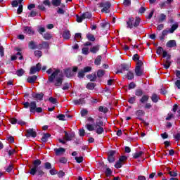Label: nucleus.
Instances as JSON below:
<instances>
[{
    "instance_id": "obj_1",
    "label": "nucleus",
    "mask_w": 180,
    "mask_h": 180,
    "mask_svg": "<svg viewBox=\"0 0 180 180\" xmlns=\"http://www.w3.org/2000/svg\"><path fill=\"white\" fill-rule=\"evenodd\" d=\"M140 22H141L140 17H136V18L131 17L127 21V27L128 29L137 27L138 26H140Z\"/></svg>"
},
{
    "instance_id": "obj_2",
    "label": "nucleus",
    "mask_w": 180,
    "mask_h": 180,
    "mask_svg": "<svg viewBox=\"0 0 180 180\" xmlns=\"http://www.w3.org/2000/svg\"><path fill=\"white\" fill-rule=\"evenodd\" d=\"M46 73L49 75L51 74L50 76H49L48 81L49 82H54L56 77H57V75L60 74V70L57 69L55 70L54 72H53V69L50 68L46 71Z\"/></svg>"
},
{
    "instance_id": "obj_3",
    "label": "nucleus",
    "mask_w": 180,
    "mask_h": 180,
    "mask_svg": "<svg viewBox=\"0 0 180 180\" xmlns=\"http://www.w3.org/2000/svg\"><path fill=\"white\" fill-rule=\"evenodd\" d=\"M41 165V160L37 159L34 160L33 167L30 169V174L31 175H36V172H37V169H40V165Z\"/></svg>"
},
{
    "instance_id": "obj_4",
    "label": "nucleus",
    "mask_w": 180,
    "mask_h": 180,
    "mask_svg": "<svg viewBox=\"0 0 180 180\" xmlns=\"http://www.w3.org/2000/svg\"><path fill=\"white\" fill-rule=\"evenodd\" d=\"M99 8H103L101 12H105V13H109V8H110V2L106 1L105 3H100Z\"/></svg>"
},
{
    "instance_id": "obj_5",
    "label": "nucleus",
    "mask_w": 180,
    "mask_h": 180,
    "mask_svg": "<svg viewBox=\"0 0 180 180\" xmlns=\"http://www.w3.org/2000/svg\"><path fill=\"white\" fill-rule=\"evenodd\" d=\"M40 70H41V64L39 63L36 65V66L31 67L30 74H35L37 72H39Z\"/></svg>"
},
{
    "instance_id": "obj_6",
    "label": "nucleus",
    "mask_w": 180,
    "mask_h": 180,
    "mask_svg": "<svg viewBox=\"0 0 180 180\" xmlns=\"http://www.w3.org/2000/svg\"><path fill=\"white\" fill-rule=\"evenodd\" d=\"M129 68H130V65L127 64H122L121 65V69L118 70L115 74H122L123 71H129Z\"/></svg>"
},
{
    "instance_id": "obj_7",
    "label": "nucleus",
    "mask_w": 180,
    "mask_h": 180,
    "mask_svg": "<svg viewBox=\"0 0 180 180\" xmlns=\"http://www.w3.org/2000/svg\"><path fill=\"white\" fill-rule=\"evenodd\" d=\"M26 136L27 137H36L37 136V133H36V131H34V129H29L26 130Z\"/></svg>"
},
{
    "instance_id": "obj_8",
    "label": "nucleus",
    "mask_w": 180,
    "mask_h": 180,
    "mask_svg": "<svg viewBox=\"0 0 180 180\" xmlns=\"http://www.w3.org/2000/svg\"><path fill=\"white\" fill-rule=\"evenodd\" d=\"M53 151L56 155H57L58 157H60L63 155L64 153H65V148H54Z\"/></svg>"
},
{
    "instance_id": "obj_9",
    "label": "nucleus",
    "mask_w": 180,
    "mask_h": 180,
    "mask_svg": "<svg viewBox=\"0 0 180 180\" xmlns=\"http://www.w3.org/2000/svg\"><path fill=\"white\" fill-rule=\"evenodd\" d=\"M115 154H116L115 150H110L108 152V160L109 162H115Z\"/></svg>"
},
{
    "instance_id": "obj_10",
    "label": "nucleus",
    "mask_w": 180,
    "mask_h": 180,
    "mask_svg": "<svg viewBox=\"0 0 180 180\" xmlns=\"http://www.w3.org/2000/svg\"><path fill=\"white\" fill-rule=\"evenodd\" d=\"M135 115L136 116H137V119L141 120V122H144V120L141 118L142 116H144V115H146V112H144V110H139L135 112Z\"/></svg>"
},
{
    "instance_id": "obj_11",
    "label": "nucleus",
    "mask_w": 180,
    "mask_h": 180,
    "mask_svg": "<svg viewBox=\"0 0 180 180\" xmlns=\"http://www.w3.org/2000/svg\"><path fill=\"white\" fill-rule=\"evenodd\" d=\"M164 67L166 70H168L171 67V55H168L167 58L165 60Z\"/></svg>"
},
{
    "instance_id": "obj_12",
    "label": "nucleus",
    "mask_w": 180,
    "mask_h": 180,
    "mask_svg": "<svg viewBox=\"0 0 180 180\" xmlns=\"http://www.w3.org/2000/svg\"><path fill=\"white\" fill-rule=\"evenodd\" d=\"M24 33H27V34H34V30L32 27L25 26L24 27Z\"/></svg>"
},
{
    "instance_id": "obj_13",
    "label": "nucleus",
    "mask_w": 180,
    "mask_h": 180,
    "mask_svg": "<svg viewBox=\"0 0 180 180\" xmlns=\"http://www.w3.org/2000/svg\"><path fill=\"white\" fill-rule=\"evenodd\" d=\"M36 108H37V105L36 104L35 101H32L30 103V111L31 113H34L36 112Z\"/></svg>"
},
{
    "instance_id": "obj_14",
    "label": "nucleus",
    "mask_w": 180,
    "mask_h": 180,
    "mask_svg": "<svg viewBox=\"0 0 180 180\" xmlns=\"http://www.w3.org/2000/svg\"><path fill=\"white\" fill-rule=\"evenodd\" d=\"M43 49H49V43L46 41H43L41 44H39L38 45V49L39 50H43Z\"/></svg>"
},
{
    "instance_id": "obj_15",
    "label": "nucleus",
    "mask_w": 180,
    "mask_h": 180,
    "mask_svg": "<svg viewBox=\"0 0 180 180\" xmlns=\"http://www.w3.org/2000/svg\"><path fill=\"white\" fill-rule=\"evenodd\" d=\"M27 81L29 82V84H34L36 81H37V76H30L27 77Z\"/></svg>"
},
{
    "instance_id": "obj_16",
    "label": "nucleus",
    "mask_w": 180,
    "mask_h": 180,
    "mask_svg": "<svg viewBox=\"0 0 180 180\" xmlns=\"http://www.w3.org/2000/svg\"><path fill=\"white\" fill-rule=\"evenodd\" d=\"M38 46L34 41H31L28 44V47L30 49V50H36V49H38Z\"/></svg>"
},
{
    "instance_id": "obj_17",
    "label": "nucleus",
    "mask_w": 180,
    "mask_h": 180,
    "mask_svg": "<svg viewBox=\"0 0 180 180\" xmlns=\"http://www.w3.org/2000/svg\"><path fill=\"white\" fill-rule=\"evenodd\" d=\"M86 78H88V79H90V81L91 82H95V81H96L98 77L96 76V74H91V75H86Z\"/></svg>"
},
{
    "instance_id": "obj_18",
    "label": "nucleus",
    "mask_w": 180,
    "mask_h": 180,
    "mask_svg": "<svg viewBox=\"0 0 180 180\" xmlns=\"http://www.w3.org/2000/svg\"><path fill=\"white\" fill-rule=\"evenodd\" d=\"M18 56H20V57L18 58L19 60H23V56H22V53L20 52H18L16 55H13L11 56V61H15V60H17Z\"/></svg>"
},
{
    "instance_id": "obj_19",
    "label": "nucleus",
    "mask_w": 180,
    "mask_h": 180,
    "mask_svg": "<svg viewBox=\"0 0 180 180\" xmlns=\"http://www.w3.org/2000/svg\"><path fill=\"white\" fill-rule=\"evenodd\" d=\"M65 74L68 78H71V77H73L74 75V73L72 72V70H71L70 68L66 69L65 70Z\"/></svg>"
},
{
    "instance_id": "obj_20",
    "label": "nucleus",
    "mask_w": 180,
    "mask_h": 180,
    "mask_svg": "<svg viewBox=\"0 0 180 180\" xmlns=\"http://www.w3.org/2000/svg\"><path fill=\"white\" fill-rule=\"evenodd\" d=\"M63 84V77H57L55 82V86H61Z\"/></svg>"
},
{
    "instance_id": "obj_21",
    "label": "nucleus",
    "mask_w": 180,
    "mask_h": 180,
    "mask_svg": "<svg viewBox=\"0 0 180 180\" xmlns=\"http://www.w3.org/2000/svg\"><path fill=\"white\" fill-rule=\"evenodd\" d=\"M50 137H51L50 134H44L41 138V141H43V143H47V141Z\"/></svg>"
},
{
    "instance_id": "obj_22",
    "label": "nucleus",
    "mask_w": 180,
    "mask_h": 180,
    "mask_svg": "<svg viewBox=\"0 0 180 180\" xmlns=\"http://www.w3.org/2000/svg\"><path fill=\"white\" fill-rule=\"evenodd\" d=\"M135 74L136 77H141L143 75V70H141V68H136Z\"/></svg>"
},
{
    "instance_id": "obj_23",
    "label": "nucleus",
    "mask_w": 180,
    "mask_h": 180,
    "mask_svg": "<svg viewBox=\"0 0 180 180\" xmlns=\"http://www.w3.org/2000/svg\"><path fill=\"white\" fill-rule=\"evenodd\" d=\"M98 51H99V45H96L90 49V52L92 53L93 54H96Z\"/></svg>"
},
{
    "instance_id": "obj_24",
    "label": "nucleus",
    "mask_w": 180,
    "mask_h": 180,
    "mask_svg": "<svg viewBox=\"0 0 180 180\" xmlns=\"http://www.w3.org/2000/svg\"><path fill=\"white\" fill-rule=\"evenodd\" d=\"M151 101L154 103H157V102H158V101H160V97L156 94H153L151 96Z\"/></svg>"
},
{
    "instance_id": "obj_25",
    "label": "nucleus",
    "mask_w": 180,
    "mask_h": 180,
    "mask_svg": "<svg viewBox=\"0 0 180 180\" xmlns=\"http://www.w3.org/2000/svg\"><path fill=\"white\" fill-rule=\"evenodd\" d=\"M74 105H84L85 103V99L84 98H80L79 100H75L73 101Z\"/></svg>"
},
{
    "instance_id": "obj_26",
    "label": "nucleus",
    "mask_w": 180,
    "mask_h": 180,
    "mask_svg": "<svg viewBox=\"0 0 180 180\" xmlns=\"http://www.w3.org/2000/svg\"><path fill=\"white\" fill-rule=\"evenodd\" d=\"M63 39H68L71 37V34L70 33L69 30H65L63 34Z\"/></svg>"
},
{
    "instance_id": "obj_27",
    "label": "nucleus",
    "mask_w": 180,
    "mask_h": 180,
    "mask_svg": "<svg viewBox=\"0 0 180 180\" xmlns=\"http://www.w3.org/2000/svg\"><path fill=\"white\" fill-rule=\"evenodd\" d=\"M176 46V42L175 40H170L167 43V47H175Z\"/></svg>"
},
{
    "instance_id": "obj_28",
    "label": "nucleus",
    "mask_w": 180,
    "mask_h": 180,
    "mask_svg": "<svg viewBox=\"0 0 180 180\" xmlns=\"http://www.w3.org/2000/svg\"><path fill=\"white\" fill-rule=\"evenodd\" d=\"M169 33V30L168 31L167 30H164L162 32V34L160 37V40H164L165 39V36H167Z\"/></svg>"
},
{
    "instance_id": "obj_29",
    "label": "nucleus",
    "mask_w": 180,
    "mask_h": 180,
    "mask_svg": "<svg viewBox=\"0 0 180 180\" xmlns=\"http://www.w3.org/2000/svg\"><path fill=\"white\" fill-rule=\"evenodd\" d=\"M101 61H102V56H98L97 58L95 59L94 64L96 65H101Z\"/></svg>"
},
{
    "instance_id": "obj_30",
    "label": "nucleus",
    "mask_w": 180,
    "mask_h": 180,
    "mask_svg": "<svg viewBox=\"0 0 180 180\" xmlns=\"http://www.w3.org/2000/svg\"><path fill=\"white\" fill-rule=\"evenodd\" d=\"M143 154H144V152L143 151L136 152L134 154L133 158H134L135 160H137V158H140V157H141Z\"/></svg>"
},
{
    "instance_id": "obj_31",
    "label": "nucleus",
    "mask_w": 180,
    "mask_h": 180,
    "mask_svg": "<svg viewBox=\"0 0 180 180\" xmlns=\"http://www.w3.org/2000/svg\"><path fill=\"white\" fill-rule=\"evenodd\" d=\"M148 99H150V96L148 95H144L142 96V98L140 99V102L141 103H144L145 102H148Z\"/></svg>"
},
{
    "instance_id": "obj_32",
    "label": "nucleus",
    "mask_w": 180,
    "mask_h": 180,
    "mask_svg": "<svg viewBox=\"0 0 180 180\" xmlns=\"http://www.w3.org/2000/svg\"><path fill=\"white\" fill-rule=\"evenodd\" d=\"M65 133V140H67V141H71V140H72V136L70 134H68V132H67L66 131H64Z\"/></svg>"
},
{
    "instance_id": "obj_33",
    "label": "nucleus",
    "mask_w": 180,
    "mask_h": 180,
    "mask_svg": "<svg viewBox=\"0 0 180 180\" xmlns=\"http://www.w3.org/2000/svg\"><path fill=\"white\" fill-rule=\"evenodd\" d=\"M178 29V23L174 24L172 25L171 29L169 30V33H173Z\"/></svg>"
},
{
    "instance_id": "obj_34",
    "label": "nucleus",
    "mask_w": 180,
    "mask_h": 180,
    "mask_svg": "<svg viewBox=\"0 0 180 180\" xmlns=\"http://www.w3.org/2000/svg\"><path fill=\"white\" fill-rule=\"evenodd\" d=\"M96 128V133H97V134H102V133L105 131V129L102 127H97Z\"/></svg>"
},
{
    "instance_id": "obj_35",
    "label": "nucleus",
    "mask_w": 180,
    "mask_h": 180,
    "mask_svg": "<svg viewBox=\"0 0 180 180\" xmlns=\"http://www.w3.org/2000/svg\"><path fill=\"white\" fill-rule=\"evenodd\" d=\"M103 75H105V70H98L97 71V77H98V78H102V77H103Z\"/></svg>"
},
{
    "instance_id": "obj_36",
    "label": "nucleus",
    "mask_w": 180,
    "mask_h": 180,
    "mask_svg": "<svg viewBox=\"0 0 180 180\" xmlns=\"http://www.w3.org/2000/svg\"><path fill=\"white\" fill-rule=\"evenodd\" d=\"M44 39H45V40H50V39H51L53 37V35H51V34L50 32H46L44 36H43Z\"/></svg>"
},
{
    "instance_id": "obj_37",
    "label": "nucleus",
    "mask_w": 180,
    "mask_h": 180,
    "mask_svg": "<svg viewBox=\"0 0 180 180\" xmlns=\"http://www.w3.org/2000/svg\"><path fill=\"white\" fill-rule=\"evenodd\" d=\"M51 4L53 6H60L61 5V0H52Z\"/></svg>"
},
{
    "instance_id": "obj_38",
    "label": "nucleus",
    "mask_w": 180,
    "mask_h": 180,
    "mask_svg": "<svg viewBox=\"0 0 180 180\" xmlns=\"http://www.w3.org/2000/svg\"><path fill=\"white\" fill-rule=\"evenodd\" d=\"M84 19H91L92 18V14L89 12H86L82 14Z\"/></svg>"
},
{
    "instance_id": "obj_39",
    "label": "nucleus",
    "mask_w": 180,
    "mask_h": 180,
    "mask_svg": "<svg viewBox=\"0 0 180 180\" xmlns=\"http://www.w3.org/2000/svg\"><path fill=\"white\" fill-rule=\"evenodd\" d=\"M127 79L131 80L134 79V73H133L132 72H128V73L127 74Z\"/></svg>"
},
{
    "instance_id": "obj_40",
    "label": "nucleus",
    "mask_w": 180,
    "mask_h": 180,
    "mask_svg": "<svg viewBox=\"0 0 180 180\" xmlns=\"http://www.w3.org/2000/svg\"><path fill=\"white\" fill-rule=\"evenodd\" d=\"M34 56H35V57H38V58H40V57L43 56V52H41V51H34Z\"/></svg>"
},
{
    "instance_id": "obj_41",
    "label": "nucleus",
    "mask_w": 180,
    "mask_h": 180,
    "mask_svg": "<svg viewBox=\"0 0 180 180\" xmlns=\"http://www.w3.org/2000/svg\"><path fill=\"white\" fill-rule=\"evenodd\" d=\"M98 110L100 112H102L103 113H108V111L109 110L106 107L104 106H100L98 108Z\"/></svg>"
},
{
    "instance_id": "obj_42",
    "label": "nucleus",
    "mask_w": 180,
    "mask_h": 180,
    "mask_svg": "<svg viewBox=\"0 0 180 180\" xmlns=\"http://www.w3.org/2000/svg\"><path fill=\"white\" fill-rule=\"evenodd\" d=\"M86 38L88 39V40H89L90 41H95V37L94 36V34H86Z\"/></svg>"
},
{
    "instance_id": "obj_43",
    "label": "nucleus",
    "mask_w": 180,
    "mask_h": 180,
    "mask_svg": "<svg viewBox=\"0 0 180 180\" xmlns=\"http://www.w3.org/2000/svg\"><path fill=\"white\" fill-rule=\"evenodd\" d=\"M24 74L25 70L23 69H20L16 71V75H18V77H22V75H23Z\"/></svg>"
},
{
    "instance_id": "obj_44",
    "label": "nucleus",
    "mask_w": 180,
    "mask_h": 180,
    "mask_svg": "<svg viewBox=\"0 0 180 180\" xmlns=\"http://www.w3.org/2000/svg\"><path fill=\"white\" fill-rule=\"evenodd\" d=\"M169 172V175H170V176H173V177H175V176H178V173L175 171H171L169 170V169H167Z\"/></svg>"
},
{
    "instance_id": "obj_45",
    "label": "nucleus",
    "mask_w": 180,
    "mask_h": 180,
    "mask_svg": "<svg viewBox=\"0 0 180 180\" xmlns=\"http://www.w3.org/2000/svg\"><path fill=\"white\" fill-rule=\"evenodd\" d=\"M86 127L89 131H94L95 130V127H94V125L90 124H86Z\"/></svg>"
},
{
    "instance_id": "obj_46",
    "label": "nucleus",
    "mask_w": 180,
    "mask_h": 180,
    "mask_svg": "<svg viewBox=\"0 0 180 180\" xmlns=\"http://www.w3.org/2000/svg\"><path fill=\"white\" fill-rule=\"evenodd\" d=\"M70 86H71V84L70 83H65L62 89L63 91H68L70 89Z\"/></svg>"
},
{
    "instance_id": "obj_47",
    "label": "nucleus",
    "mask_w": 180,
    "mask_h": 180,
    "mask_svg": "<svg viewBox=\"0 0 180 180\" xmlns=\"http://www.w3.org/2000/svg\"><path fill=\"white\" fill-rule=\"evenodd\" d=\"M84 15H81V16H79V15H76V20H77V22H78V23H81L82 22V20H84Z\"/></svg>"
},
{
    "instance_id": "obj_48",
    "label": "nucleus",
    "mask_w": 180,
    "mask_h": 180,
    "mask_svg": "<svg viewBox=\"0 0 180 180\" xmlns=\"http://www.w3.org/2000/svg\"><path fill=\"white\" fill-rule=\"evenodd\" d=\"M83 71L84 72V74H86V72H91L92 71V68L91 66H86L84 68Z\"/></svg>"
},
{
    "instance_id": "obj_49",
    "label": "nucleus",
    "mask_w": 180,
    "mask_h": 180,
    "mask_svg": "<svg viewBox=\"0 0 180 180\" xmlns=\"http://www.w3.org/2000/svg\"><path fill=\"white\" fill-rule=\"evenodd\" d=\"M82 54H84L85 56H88V54H89V48H83L82 49Z\"/></svg>"
},
{
    "instance_id": "obj_50",
    "label": "nucleus",
    "mask_w": 180,
    "mask_h": 180,
    "mask_svg": "<svg viewBox=\"0 0 180 180\" xmlns=\"http://www.w3.org/2000/svg\"><path fill=\"white\" fill-rule=\"evenodd\" d=\"M165 19H167V15L164 13L160 14V16L159 18V22H164V20H165Z\"/></svg>"
},
{
    "instance_id": "obj_51",
    "label": "nucleus",
    "mask_w": 180,
    "mask_h": 180,
    "mask_svg": "<svg viewBox=\"0 0 180 180\" xmlns=\"http://www.w3.org/2000/svg\"><path fill=\"white\" fill-rule=\"evenodd\" d=\"M77 77L79 78H84V77H85V72H84V70L79 71Z\"/></svg>"
},
{
    "instance_id": "obj_52",
    "label": "nucleus",
    "mask_w": 180,
    "mask_h": 180,
    "mask_svg": "<svg viewBox=\"0 0 180 180\" xmlns=\"http://www.w3.org/2000/svg\"><path fill=\"white\" fill-rule=\"evenodd\" d=\"M175 117V115L172 114V112H169L167 114V117H166V120H171V119H174Z\"/></svg>"
},
{
    "instance_id": "obj_53",
    "label": "nucleus",
    "mask_w": 180,
    "mask_h": 180,
    "mask_svg": "<svg viewBox=\"0 0 180 180\" xmlns=\"http://www.w3.org/2000/svg\"><path fill=\"white\" fill-rule=\"evenodd\" d=\"M75 160H76L78 164H81L84 161V158L82 156L80 157H75Z\"/></svg>"
},
{
    "instance_id": "obj_54",
    "label": "nucleus",
    "mask_w": 180,
    "mask_h": 180,
    "mask_svg": "<svg viewBox=\"0 0 180 180\" xmlns=\"http://www.w3.org/2000/svg\"><path fill=\"white\" fill-rule=\"evenodd\" d=\"M87 89L92 90L94 88H95V84L94 83H88L86 84Z\"/></svg>"
},
{
    "instance_id": "obj_55",
    "label": "nucleus",
    "mask_w": 180,
    "mask_h": 180,
    "mask_svg": "<svg viewBox=\"0 0 180 180\" xmlns=\"http://www.w3.org/2000/svg\"><path fill=\"white\" fill-rule=\"evenodd\" d=\"M135 95L136 96H141L143 95V90L138 89L136 90Z\"/></svg>"
},
{
    "instance_id": "obj_56",
    "label": "nucleus",
    "mask_w": 180,
    "mask_h": 180,
    "mask_svg": "<svg viewBox=\"0 0 180 180\" xmlns=\"http://www.w3.org/2000/svg\"><path fill=\"white\" fill-rule=\"evenodd\" d=\"M122 165H123V163H122L121 161L118 160V161L115 163V167L117 169H119V168H122Z\"/></svg>"
},
{
    "instance_id": "obj_57",
    "label": "nucleus",
    "mask_w": 180,
    "mask_h": 180,
    "mask_svg": "<svg viewBox=\"0 0 180 180\" xmlns=\"http://www.w3.org/2000/svg\"><path fill=\"white\" fill-rule=\"evenodd\" d=\"M96 127H102L103 126V121L96 120Z\"/></svg>"
},
{
    "instance_id": "obj_58",
    "label": "nucleus",
    "mask_w": 180,
    "mask_h": 180,
    "mask_svg": "<svg viewBox=\"0 0 180 180\" xmlns=\"http://www.w3.org/2000/svg\"><path fill=\"white\" fill-rule=\"evenodd\" d=\"M44 32H46V28H44V27H39L38 29V33L39 34H43V33H44Z\"/></svg>"
},
{
    "instance_id": "obj_59",
    "label": "nucleus",
    "mask_w": 180,
    "mask_h": 180,
    "mask_svg": "<svg viewBox=\"0 0 180 180\" xmlns=\"http://www.w3.org/2000/svg\"><path fill=\"white\" fill-rule=\"evenodd\" d=\"M51 175H57V174H58V172L56 169V168H52L50 171H49Z\"/></svg>"
},
{
    "instance_id": "obj_60",
    "label": "nucleus",
    "mask_w": 180,
    "mask_h": 180,
    "mask_svg": "<svg viewBox=\"0 0 180 180\" xmlns=\"http://www.w3.org/2000/svg\"><path fill=\"white\" fill-rule=\"evenodd\" d=\"M13 169V165L11 163L8 167L6 169V172H11Z\"/></svg>"
},
{
    "instance_id": "obj_61",
    "label": "nucleus",
    "mask_w": 180,
    "mask_h": 180,
    "mask_svg": "<svg viewBox=\"0 0 180 180\" xmlns=\"http://www.w3.org/2000/svg\"><path fill=\"white\" fill-rule=\"evenodd\" d=\"M106 176H110L112 175V169L110 168H107L105 170Z\"/></svg>"
},
{
    "instance_id": "obj_62",
    "label": "nucleus",
    "mask_w": 180,
    "mask_h": 180,
    "mask_svg": "<svg viewBox=\"0 0 180 180\" xmlns=\"http://www.w3.org/2000/svg\"><path fill=\"white\" fill-rule=\"evenodd\" d=\"M45 169H51V163L47 162L44 164Z\"/></svg>"
},
{
    "instance_id": "obj_63",
    "label": "nucleus",
    "mask_w": 180,
    "mask_h": 180,
    "mask_svg": "<svg viewBox=\"0 0 180 180\" xmlns=\"http://www.w3.org/2000/svg\"><path fill=\"white\" fill-rule=\"evenodd\" d=\"M128 102L131 104L136 103V96L130 97Z\"/></svg>"
},
{
    "instance_id": "obj_64",
    "label": "nucleus",
    "mask_w": 180,
    "mask_h": 180,
    "mask_svg": "<svg viewBox=\"0 0 180 180\" xmlns=\"http://www.w3.org/2000/svg\"><path fill=\"white\" fill-rule=\"evenodd\" d=\"M81 115H82V117H84V116H86V115H88V110H86V109L82 110Z\"/></svg>"
}]
</instances>
